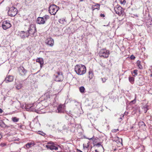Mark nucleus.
<instances>
[{
  "label": "nucleus",
  "mask_w": 152,
  "mask_h": 152,
  "mask_svg": "<svg viewBox=\"0 0 152 152\" xmlns=\"http://www.w3.org/2000/svg\"><path fill=\"white\" fill-rule=\"evenodd\" d=\"M75 70L78 75H81L84 74L86 71V66L83 65H76L75 67Z\"/></svg>",
  "instance_id": "obj_1"
},
{
  "label": "nucleus",
  "mask_w": 152,
  "mask_h": 152,
  "mask_svg": "<svg viewBox=\"0 0 152 152\" xmlns=\"http://www.w3.org/2000/svg\"><path fill=\"white\" fill-rule=\"evenodd\" d=\"M69 128L68 126H66V125L64 124L63 126V129L64 130H68Z\"/></svg>",
  "instance_id": "obj_31"
},
{
  "label": "nucleus",
  "mask_w": 152,
  "mask_h": 152,
  "mask_svg": "<svg viewBox=\"0 0 152 152\" xmlns=\"http://www.w3.org/2000/svg\"><path fill=\"white\" fill-rule=\"evenodd\" d=\"M13 77L11 75L7 76L5 79L4 81L7 83L11 82L13 80Z\"/></svg>",
  "instance_id": "obj_14"
},
{
  "label": "nucleus",
  "mask_w": 152,
  "mask_h": 152,
  "mask_svg": "<svg viewBox=\"0 0 152 152\" xmlns=\"http://www.w3.org/2000/svg\"><path fill=\"white\" fill-rule=\"evenodd\" d=\"M92 139V138H90V139L88 138V139L89 140H91V139Z\"/></svg>",
  "instance_id": "obj_55"
},
{
  "label": "nucleus",
  "mask_w": 152,
  "mask_h": 152,
  "mask_svg": "<svg viewBox=\"0 0 152 152\" xmlns=\"http://www.w3.org/2000/svg\"><path fill=\"white\" fill-rule=\"evenodd\" d=\"M119 131V129H114L112 130V132H117Z\"/></svg>",
  "instance_id": "obj_38"
},
{
  "label": "nucleus",
  "mask_w": 152,
  "mask_h": 152,
  "mask_svg": "<svg viewBox=\"0 0 152 152\" xmlns=\"http://www.w3.org/2000/svg\"><path fill=\"white\" fill-rule=\"evenodd\" d=\"M130 58L131 59L134 60L135 57L133 55H132L131 56Z\"/></svg>",
  "instance_id": "obj_37"
},
{
  "label": "nucleus",
  "mask_w": 152,
  "mask_h": 152,
  "mask_svg": "<svg viewBox=\"0 0 152 152\" xmlns=\"http://www.w3.org/2000/svg\"><path fill=\"white\" fill-rule=\"evenodd\" d=\"M117 140L119 142H121L122 143V138H119L118 137H116Z\"/></svg>",
  "instance_id": "obj_33"
},
{
  "label": "nucleus",
  "mask_w": 152,
  "mask_h": 152,
  "mask_svg": "<svg viewBox=\"0 0 152 152\" xmlns=\"http://www.w3.org/2000/svg\"><path fill=\"white\" fill-rule=\"evenodd\" d=\"M37 133L38 134H40L42 136H45L46 135L45 133L41 131H38Z\"/></svg>",
  "instance_id": "obj_30"
},
{
  "label": "nucleus",
  "mask_w": 152,
  "mask_h": 152,
  "mask_svg": "<svg viewBox=\"0 0 152 152\" xmlns=\"http://www.w3.org/2000/svg\"><path fill=\"white\" fill-rule=\"evenodd\" d=\"M85 89L84 86H82L80 87L79 90L81 93H83L85 92Z\"/></svg>",
  "instance_id": "obj_26"
},
{
  "label": "nucleus",
  "mask_w": 152,
  "mask_h": 152,
  "mask_svg": "<svg viewBox=\"0 0 152 152\" xmlns=\"http://www.w3.org/2000/svg\"><path fill=\"white\" fill-rule=\"evenodd\" d=\"M58 9V7L56 5H51L49 8V12L51 15H55Z\"/></svg>",
  "instance_id": "obj_4"
},
{
  "label": "nucleus",
  "mask_w": 152,
  "mask_h": 152,
  "mask_svg": "<svg viewBox=\"0 0 152 152\" xmlns=\"http://www.w3.org/2000/svg\"><path fill=\"white\" fill-rule=\"evenodd\" d=\"M48 144H50V145H52V144H54L53 143V142H48Z\"/></svg>",
  "instance_id": "obj_41"
},
{
  "label": "nucleus",
  "mask_w": 152,
  "mask_h": 152,
  "mask_svg": "<svg viewBox=\"0 0 152 152\" xmlns=\"http://www.w3.org/2000/svg\"><path fill=\"white\" fill-rule=\"evenodd\" d=\"M150 76L151 77H152V73L151 74Z\"/></svg>",
  "instance_id": "obj_53"
},
{
  "label": "nucleus",
  "mask_w": 152,
  "mask_h": 152,
  "mask_svg": "<svg viewBox=\"0 0 152 152\" xmlns=\"http://www.w3.org/2000/svg\"><path fill=\"white\" fill-rule=\"evenodd\" d=\"M137 71H138V70L137 69H135L134 70H133V73L134 74V75H133V76H134L135 77L137 75Z\"/></svg>",
  "instance_id": "obj_32"
},
{
  "label": "nucleus",
  "mask_w": 152,
  "mask_h": 152,
  "mask_svg": "<svg viewBox=\"0 0 152 152\" xmlns=\"http://www.w3.org/2000/svg\"><path fill=\"white\" fill-rule=\"evenodd\" d=\"M83 1V0H80V1Z\"/></svg>",
  "instance_id": "obj_54"
},
{
  "label": "nucleus",
  "mask_w": 152,
  "mask_h": 152,
  "mask_svg": "<svg viewBox=\"0 0 152 152\" xmlns=\"http://www.w3.org/2000/svg\"><path fill=\"white\" fill-rule=\"evenodd\" d=\"M129 81L132 84H133L134 83V78L133 77H129Z\"/></svg>",
  "instance_id": "obj_24"
},
{
  "label": "nucleus",
  "mask_w": 152,
  "mask_h": 152,
  "mask_svg": "<svg viewBox=\"0 0 152 152\" xmlns=\"http://www.w3.org/2000/svg\"><path fill=\"white\" fill-rule=\"evenodd\" d=\"M91 9H92L93 11H94V10L96 9V8H95V7H94V5H92V6Z\"/></svg>",
  "instance_id": "obj_40"
},
{
  "label": "nucleus",
  "mask_w": 152,
  "mask_h": 152,
  "mask_svg": "<svg viewBox=\"0 0 152 152\" xmlns=\"http://www.w3.org/2000/svg\"><path fill=\"white\" fill-rule=\"evenodd\" d=\"M41 105V104L40 103H37L36 106L35 107L37 110H41L42 109L40 107V106Z\"/></svg>",
  "instance_id": "obj_25"
},
{
  "label": "nucleus",
  "mask_w": 152,
  "mask_h": 152,
  "mask_svg": "<svg viewBox=\"0 0 152 152\" xmlns=\"http://www.w3.org/2000/svg\"><path fill=\"white\" fill-rule=\"evenodd\" d=\"M17 13V9L13 7H11L8 12V15L11 17L15 16Z\"/></svg>",
  "instance_id": "obj_5"
},
{
  "label": "nucleus",
  "mask_w": 152,
  "mask_h": 152,
  "mask_svg": "<svg viewBox=\"0 0 152 152\" xmlns=\"http://www.w3.org/2000/svg\"><path fill=\"white\" fill-rule=\"evenodd\" d=\"M102 80L103 82L104 83L106 81V79L105 78H102Z\"/></svg>",
  "instance_id": "obj_39"
},
{
  "label": "nucleus",
  "mask_w": 152,
  "mask_h": 152,
  "mask_svg": "<svg viewBox=\"0 0 152 152\" xmlns=\"http://www.w3.org/2000/svg\"><path fill=\"white\" fill-rule=\"evenodd\" d=\"M94 146H96L97 148H99V149L101 150L102 152H103L104 148L101 145V142H98L97 144H95L94 145Z\"/></svg>",
  "instance_id": "obj_18"
},
{
  "label": "nucleus",
  "mask_w": 152,
  "mask_h": 152,
  "mask_svg": "<svg viewBox=\"0 0 152 152\" xmlns=\"http://www.w3.org/2000/svg\"><path fill=\"white\" fill-rule=\"evenodd\" d=\"M124 115H123V116H122V118H121V117H120V119H122V118L123 117H124Z\"/></svg>",
  "instance_id": "obj_51"
},
{
  "label": "nucleus",
  "mask_w": 152,
  "mask_h": 152,
  "mask_svg": "<svg viewBox=\"0 0 152 152\" xmlns=\"http://www.w3.org/2000/svg\"><path fill=\"white\" fill-rule=\"evenodd\" d=\"M65 21V19L64 18H61L59 19V22L60 23H63V22L64 21Z\"/></svg>",
  "instance_id": "obj_34"
},
{
  "label": "nucleus",
  "mask_w": 152,
  "mask_h": 152,
  "mask_svg": "<svg viewBox=\"0 0 152 152\" xmlns=\"http://www.w3.org/2000/svg\"><path fill=\"white\" fill-rule=\"evenodd\" d=\"M148 105H145V106H143V107H142V108L144 110L145 113H146L147 112V110H148Z\"/></svg>",
  "instance_id": "obj_27"
},
{
  "label": "nucleus",
  "mask_w": 152,
  "mask_h": 152,
  "mask_svg": "<svg viewBox=\"0 0 152 152\" xmlns=\"http://www.w3.org/2000/svg\"><path fill=\"white\" fill-rule=\"evenodd\" d=\"M19 119L16 117L12 118V120L14 122H17L19 121Z\"/></svg>",
  "instance_id": "obj_29"
},
{
  "label": "nucleus",
  "mask_w": 152,
  "mask_h": 152,
  "mask_svg": "<svg viewBox=\"0 0 152 152\" xmlns=\"http://www.w3.org/2000/svg\"><path fill=\"white\" fill-rule=\"evenodd\" d=\"M99 151H98V150L96 149L95 150V151L96 152H102L101 150H100L99 149Z\"/></svg>",
  "instance_id": "obj_43"
},
{
  "label": "nucleus",
  "mask_w": 152,
  "mask_h": 152,
  "mask_svg": "<svg viewBox=\"0 0 152 152\" xmlns=\"http://www.w3.org/2000/svg\"><path fill=\"white\" fill-rule=\"evenodd\" d=\"M100 16L101 17H102L104 18L105 17V15L104 14H101L100 15Z\"/></svg>",
  "instance_id": "obj_42"
},
{
  "label": "nucleus",
  "mask_w": 152,
  "mask_h": 152,
  "mask_svg": "<svg viewBox=\"0 0 152 152\" xmlns=\"http://www.w3.org/2000/svg\"><path fill=\"white\" fill-rule=\"evenodd\" d=\"M89 146V145H88V146L87 147H86V148H88V147Z\"/></svg>",
  "instance_id": "obj_52"
},
{
  "label": "nucleus",
  "mask_w": 152,
  "mask_h": 152,
  "mask_svg": "<svg viewBox=\"0 0 152 152\" xmlns=\"http://www.w3.org/2000/svg\"><path fill=\"white\" fill-rule=\"evenodd\" d=\"M57 75L56 76L55 80L57 82H61L63 80V76L62 72H57Z\"/></svg>",
  "instance_id": "obj_7"
},
{
  "label": "nucleus",
  "mask_w": 152,
  "mask_h": 152,
  "mask_svg": "<svg viewBox=\"0 0 152 152\" xmlns=\"http://www.w3.org/2000/svg\"><path fill=\"white\" fill-rule=\"evenodd\" d=\"M88 74L89 78L90 79L92 78L94 76L93 71L92 70H90L88 72Z\"/></svg>",
  "instance_id": "obj_23"
},
{
  "label": "nucleus",
  "mask_w": 152,
  "mask_h": 152,
  "mask_svg": "<svg viewBox=\"0 0 152 152\" xmlns=\"http://www.w3.org/2000/svg\"><path fill=\"white\" fill-rule=\"evenodd\" d=\"M69 124H70V125H71V124H72V123H71V122H69ZM69 124H68V125H69Z\"/></svg>",
  "instance_id": "obj_50"
},
{
  "label": "nucleus",
  "mask_w": 152,
  "mask_h": 152,
  "mask_svg": "<svg viewBox=\"0 0 152 152\" xmlns=\"http://www.w3.org/2000/svg\"><path fill=\"white\" fill-rule=\"evenodd\" d=\"M94 7H95L96 9L99 10L100 9V5L99 4H96L94 5Z\"/></svg>",
  "instance_id": "obj_28"
},
{
  "label": "nucleus",
  "mask_w": 152,
  "mask_h": 152,
  "mask_svg": "<svg viewBox=\"0 0 152 152\" xmlns=\"http://www.w3.org/2000/svg\"><path fill=\"white\" fill-rule=\"evenodd\" d=\"M15 85L16 88L18 90L20 89L23 87L22 84L20 82H15Z\"/></svg>",
  "instance_id": "obj_17"
},
{
  "label": "nucleus",
  "mask_w": 152,
  "mask_h": 152,
  "mask_svg": "<svg viewBox=\"0 0 152 152\" xmlns=\"http://www.w3.org/2000/svg\"><path fill=\"white\" fill-rule=\"evenodd\" d=\"M36 62L39 63L40 65V66L42 68L44 64L43 59L42 58H39L36 59Z\"/></svg>",
  "instance_id": "obj_16"
},
{
  "label": "nucleus",
  "mask_w": 152,
  "mask_h": 152,
  "mask_svg": "<svg viewBox=\"0 0 152 152\" xmlns=\"http://www.w3.org/2000/svg\"><path fill=\"white\" fill-rule=\"evenodd\" d=\"M71 117V119L72 120H73L74 119L72 118V116H71V115H69Z\"/></svg>",
  "instance_id": "obj_49"
},
{
  "label": "nucleus",
  "mask_w": 152,
  "mask_h": 152,
  "mask_svg": "<svg viewBox=\"0 0 152 152\" xmlns=\"http://www.w3.org/2000/svg\"><path fill=\"white\" fill-rule=\"evenodd\" d=\"M35 145V144L34 142L32 143L29 142L27 144H26L24 146V148L26 149H28V148H30L31 147V145H32L33 146L34 145Z\"/></svg>",
  "instance_id": "obj_21"
},
{
  "label": "nucleus",
  "mask_w": 152,
  "mask_h": 152,
  "mask_svg": "<svg viewBox=\"0 0 152 152\" xmlns=\"http://www.w3.org/2000/svg\"><path fill=\"white\" fill-rule=\"evenodd\" d=\"M49 18L50 16L47 15H45L43 17H38L37 20V23L39 24H43Z\"/></svg>",
  "instance_id": "obj_3"
},
{
  "label": "nucleus",
  "mask_w": 152,
  "mask_h": 152,
  "mask_svg": "<svg viewBox=\"0 0 152 152\" xmlns=\"http://www.w3.org/2000/svg\"><path fill=\"white\" fill-rule=\"evenodd\" d=\"M140 63V61L139 60H138L136 63L138 67L140 69H142V66Z\"/></svg>",
  "instance_id": "obj_22"
},
{
  "label": "nucleus",
  "mask_w": 152,
  "mask_h": 152,
  "mask_svg": "<svg viewBox=\"0 0 152 152\" xmlns=\"http://www.w3.org/2000/svg\"><path fill=\"white\" fill-rule=\"evenodd\" d=\"M3 112V110L1 108H0V113H1Z\"/></svg>",
  "instance_id": "obj_46"
},
{
  "label": "nucleus",
  "mask_w": 152,
  "mask_h": 152,
  "mask_svg": "<svg viewBox=\"0 0 152 152\" xmlns=\"http://www.w3.org/2000/svg\"><path fill=\"white\" fill-rule=\"evenodd\" d=\"M1 145L2 146V147H4V146L6 145V144H5V143H1Z\"/></svg>",
  "instance_id": "obj_44"
},
{
  "label": "nucleus",
  "mask_w": 152,
  "mask_h": 152,
  "mask_svg": "<svg viewBox=\"0 0 152 152\" xmlns=\"http://www.w3.org/2000/svg\"><path fill=\"white\" fill-rule=\"evenodd\" d=\"M109 54V51L105 49H101L99 53V56L101 57H103L104 58H107Z\"/></svg>",
  "instance_id": "obj_6"
},
{
  "label": "nucleus",
  "mask_w": 152,
  "mask_h": 152,
  "mask_svg": "<svg viewBox=\"0 0 152 152\" xmlns=\"http://www.w3.org/2000/svg\"><path fill=\"white\" fill-rule=\"evenodd\" d=\"M24 126L23 125H20V128H21V129H23V127Z\"/></svg>",
  "instance_id": "obj_45"
},
{
  "label": "nucleus",
  "mask_w": 152,
  "mask_h": 152,
  "mask_svg": "<svg viewBox=\"0 0 152 152\" xmlns=\"http://www.w3.org/2000/svg\"><path fill=\"white\" fill-rule=\"evenodd\" d=\"M2 137V135L1 133H0V139H1Z\"/></svg>",
  "instance_id": "obj_48"
},
{
  "label": "nucleus",
  "mask_w": 152,
  "mask_h": 152,
  "mask_svg": "<svg viewBox=\"0 0 152 152\" xmlns=\"http://www.w3.org/2000/svg\"><path fill=\"white\" fill-rule=\"evenodd\" d=\"M77 152H82V151L80 150L77 149Z\"/></svg>",
  "instance_id": "obj_47"
},
{
  "label": "nucleus",
  "mask_w": 152,
  "mask_h": 152,
  "mask_svg": "<svg viewBox=\"0 0 152 152\" xmlns=\"http://www.w3.org/2000/svg\"><path fill=\"white\" fill-rule=\"evenodd\" d=\"M135 102H136V97L133 100L130 102V103L131 104H134L135 103Z\"/></svg>",
  "instance_id": "obj_36"
},
{
  "label": "nucleus",
  "mask_w": 152,
  "mask_h": 152,
  "mask_svg": "<svg viewBox=\"0 0 152 152\" xmlns=\"http://www.w3.org/2000/svg\"><path fill=\"white\" fill-rule=\"evenodd\" d=\"M37 31L35 25L32 24H31L29 26L28 30L27 31L26 35L27 37H28L29 36L33 37Z\"/></svg>",
  "instance_id": "obj_2"
},
{
  "label": "nucleus",
  "mask_w": 152,
  "mask_h": 152,
  "mask_svg": "<svg viewBox=\"0 0 152 152\" xmlns=\"http://www.w3.org/2000/svg\"><path fill=\"white\" fill-rule=\"evenodd\" d=\"M11 26V25L9 21L5 20L2 23V26L4 30H6L10 28Z\"/></svg>",
  "instance_id": "obj_8"
},
{
  "label": "nucleus",
  "mask_w": 152,
  "mask_h": 152,
  "mask_svg": "<svg viewBox=\"0 0 152 152\" xmlns=\"http://www.w3.org/2000/svg\"><path fill=\"white\" fill-rule=\"evenodd\" d=\"M26 33H27V31H21L19 33V34L20 37L22 38H24L26 37H28L26 35Z\"/></svg>",
  "instance_id": "obj_19"
},
{
  "label": "nucleus",
  "mask_w": 152,
  "mask_h": 152,
  "mask_svg": "<svg viewBox=\"0 0 152 152\" xmlns=\"http://www.w3.org/2000/svg\"><path fill=\"white\" fill-rule=\"evenodd\" d=\"M45 43L50 46L52 47L53 45L54 42L53 39L50 38L47 39L46 40Z\"/></svg>",
  "instance_id": "obj_12"
},
{
  "label": "nucleus",
  "mask_w": 152,
  "mask_h": 152,
  "mask_svg": "<svg viewBox=\"0 0 152 152\" xmlns=\"http://www.w3.org/2000/svg\"><path fill=\"white\" fill-rule=\"evenodd\" d=\"M83 148H84V145H83Z\"/></svg>",
  "instance_id": "obj_56"
},
{
  "label": "nucleus",
  "mask_w": 152,
  "mask_h": 152,
  "mask_svg": "<svg viewBox=\"0 0 152 152\" xmlns=\"http://www.w3.org/2000/svg\"><path fill=\"white\" fill-rule=\"evenodd\" d=\"M121 4H125L126 2V0H120Z\"/></svg>",
  "instance_id": "obj_35"
},
{
  "label": "nucleus",
  "mask_w": 152,
  "mask_h": 152,
  "mask_svg": "<svg viewBox=\"0 0 152 152\" xmlns=\"http://www.w3.org/2000/svg\"><path fill=\"white\" fill-rule=\"evenodd\" d=\"M64 106L63 104H60L58 107L56 112L59 113H64Z\"/></svg>",
  "instance_id": "obj_11"
},
{
  "label": "nucleus",
  "mask_w": 152,
  "mask_h": 152,
  "mask_svg": "<svg viewBox=\"0 0 152 152\" xmlns=\"http://www.w3.org/2000/svg\"><path fill=\"white\" fill-rule=\"evenodd\" d=\"M138 125L140 127L143 129H145V124L142 121H140L138 123Z\"/></svg>",
  "instance_id": "obj_20"
},
{
  "label": "nucleus",
  "mask_w": 152,
  "mask_h": 152,
  "mask_svg": "<svg viewBox=\"0 0 152 152\" xmlns=\"http://www.w3.org/2000/svg\"><path fill=\"white\" fill-rule=\"evenodd\" d=\"M11 126L6 125L2 120H0V126L1 127L3 128H8L10 127Z\"/></svg>",
  "instance_id": "obj_15"
},
{
  "label": "nucleus",
  "mask_w": 152,
  "mask_h": 152,
  "mask_svg": "<svg viewBox=\"0 0 152 152\" xmlns=\"http://www.w3.org/2000/svg\"><path fill=\"white\" fill-rule=\"evenodd\" d=\"M19 74L21 75H24L27 73V70L23 66H20L18 68Z\"/></svg>",
  "instance_id": "obj_10"
},
{
  "label": "nucleus",
  "mask_w": 152,
  "mask_h": 152,
  "mask_svg": "<svg viewBox=\"0 0 152 152\" xmlns=\"http://www.w3.org/2000/svg\"><path fill=\"white\" fill-rule=\"evenodd\" d=\"M45 147L48 149H49L51 150H57L58 148L55 146L54 144H52L51 145H46Z\"/></svg>",
  "instance_id": "obj_13"
},
{
  "label": "nucleus",
  "mask_w": 152,
  "mask_h": 152,
  "mask_svg": "<svg viewBox=\"0 0 152 152\" xmlns=\"http://www.w3.org/2000/svg\"><path fill=\"white\" fill-rule=\"evenodd\" d=\"M114 10L116 13L118 15H121L123 14L124 12L122 8L120 6L114 8Z\"/></svg>",
  "instance_id": "obj_9"
}]
</instances>
